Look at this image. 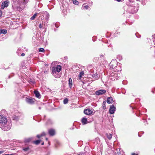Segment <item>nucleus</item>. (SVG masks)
<instances>
[{
    "label": "nucleus",
    "mask_w": 155,
    "mask_h": 155,
    "mask_svg": "<svg viewBox=\"0 0 155 155\" xmlns=\"http://www.w3.org/2000/svg\"><path fill=\"white\" fill-rule=\"evenodd\" d=\"M61 66L58 65L56 67H53L52 68V74L53 76L56 78H58L60 77V75L59 73L61 70Z\"/></svg>",
    "instance_id": "1"
},
{
    "label": "nucleus",
    "mask_w": 155,
    "mask_h": 155,
    "mask_svg": "<svg viewBox=\"0 0 155 155\" xmlns=\"http://www.w3.org/2000/svg\"><path fill=\"white\" fill-rule=\"evenodd\" d=\"M12 126V123L10 121H7V123H5L4 124L0 125V127L3 130L8 131L11 129Z\"/></svg>",
    "instance_id": "2"
},
{
    "label": "nucleus",
    "mask_w": 155,
    "mask_h": 155,
    "mask_svg": "<svg viewBox=\"0 0 155 155\" xmlns=\"http://www.w3.org/2000/svg\"><path fill=\"white\" fill-rule=\"evenodd\" d=\"M39 14L40 15V16L43 17V19H45L46 21H48L49 20V15L47 12L45 11H43L40 12Z\"/></svg>",
    "instance_id": "3"
},
{
    "label": "nucleus",
    "mask_w": 155,
    "mask_h": 155,
    "mask_svg": "<svg viewBox=\"0 0 155 155\" xmlns=\"http://www.w3.org/2000/svg\"><path fill=\"white\" fill-rule=\"evenodd\" d=\"M7 118L3 115H0V126L7 123Z\"/></svg>",
    "instance_id": "4"
},
{
    "label": "nucleus",
    "mask_w": 155,
    "mask_h": 155,
    "mask_svg": "<svg viewBox=\"0 0 155 155\" xmlns=\"http://www.w3.org/2000/svg\"><path fill=\"white\" fill-rule=\"evenodd\" d=\"M117 62L116 60H112L110 64V68L114 69L117 66Z\"/></svg>",
    "instance_id": "5"
},
{
    "label": "nucleus",
    "mask_w": 155,
    "mask_h": 155,
    "mask_svg": "<svg viewBox=\"0 0 155 155\" xmlns=\"http://www.w3.org/2000/svg\"><path fill=\"white\" fill-rule=\"evenodd\" d=\"M26 102L28 104H34L35 99L32 97L26 98L25 99Z\"/></svg>",
    "instance_id": "6"
},
{
    "label": "nucleus",
    "mask_w": 155,
    "mask_h": 155,
    "mask_svg": "<svg viewBox=\"0 0 155 155\" xmlns=\"http://www.w3.org/2000/svg\"><path fill=\"white\" fill-rule=\"evenodd\" d=\"M84 113L87 115H91L94 114L93 111L90 109H84Z\"/></svg>",
    "instance_id": "7"
},
{
    "label": "nucleus",
    "mask_w": 155,
    "mask_h": 155,
    "mask_svg": "<svg viewBox=\"0 0 155 155\" xmlns=\"http://www.w3.org/2000/svg\"><path fill=\"white\" fill-rule=\"evenodd\" d=\"M9 4V2L8 1H5L3 2L2 3L1 8L3 9L5 7H7Z\"/></svg>",
    "instance_id": "8"
},
{
    "label": "nucleus",
    "mask_w": 155,
    "mask_h": 155,
    "mask_svg": "<svg viewBox=\"0 0 155 155\" xmlns=\"http://www.w3.org/2000/svg\"><path fill=\"white\" fill-rule=\"evenodd\" d=\"M115 110L116 107L113 105L110 106L109 109V112L110 114H114Z\"/></svg>",
    "instance_id": "9"
},
{
    "label": "nucleus",
    "mask_w": 155,
    "mask_h": 155,
    "mask_svg": "<svg viewBox=\"0 0 155 155\" xmlns=\"http://www.w3.org/2000/svg\"><path fill=\"white\" fill-rule=\"evenodd\" d=\"M106 92V91L105 90H100L96 91L95 94L97 95H102L104 94Z\"/></svg>",
    "instance_id": "10"
},
{
    "label": "nucleus",
    "mask_w": 155,
    "mask_h": 155,
    "mask_svg": "<svg viewBox=\"0 0 155 155\" xmlns=\"http://www.w3.org/2000/svg\"><path fill=\"white\" fill-rule=\"evenodd\" d=\"M134 7L130 6L128 8V10L130 12L132 13H136L137 10H135Z\"/></svg>",
    "instance_id": "11"
},
{
    "label": "nucleus",
    "mask_w": 155,
    "mask_h": 155,
    "mask_svg": "<svg viewBox=\"0 0 155 155\" xmlns=\"http://www.w3.org/2000/svg\"><path fill=\"white\" fill-rule=\"evenodd\" d=\"M55 131L54 130L50 129L48 130L49 134L51 136H53L55 134Z\"/></svg>",
    "instance_id": "12"
},
{
    "label": "nucleus",
    "mask_w": 155,
    "mask_h": 155,
    "mask_svg": "<svg viewBox=\"0 0 155 155\" xmlns=\"http://www.w3.org/2000/svg\"><path fill=\"white\" fill-rule=\"evenodd\" d=\"M107 102L109 104H111L113 102V98L112 97H108L107 100Z\"/></svg>",
    "instance_id": "13"
},
{
    "label": "nucleus",
    "mask_w": 155,
    "mask_h": 155,
    "mask_svg": "<svg viewBox=\"0 0 155 155\" xmlns=\"http://www.w3.org/2000/svg\"><path fill=\"white\" fill-rule=\"evenodd\" d=\"M81 122L83 124H87L88 123L87 119L85 117H83L82 119Z\"/></svg>",
    "instance_id": "14"
},
{
    "label": "nucleus",
    "mask_w": 155,
    "mask_h": 155,
    "mask_svg": "<svg viewBox=\"0 0 155 155\" xmlns=\"http://www.w3.org/2000/svg\"><path fill=\"white\" fill-rule=\"evenodd\" d=\"M34 93L36 97L38 98H40V94L38 91H34Z\"/></svg>",
    "instance_id": "15"
},
{
    "label": "nucleus",
    "mask_w": 155,
    "mask_h": 155,
    "mask_svg": "<svg viewBox=\"0 0 155 155\" xmlns=\"http://www.w3.org/2000/svg\"><path fill=\"white\" fill-rule=\"evenodd\" d=\"M68 84L69 87L70 88H71L72 86V81L71 78H69L68 80Z\"/></svg>",
    "instance_id": "16"
},
{
    "label": "nucleus",
    "mask_w": 155,
    "mask_h": 155,
    "mask_svg": "<svg viewBox=\"0 0 155 155\" xmlns=\"http://www.w3.org/2000/svg\"><path fill=\"white\" fill-rule=\"evenodd\" d=\"M45 135V133L44 132H43L41 134H38L37 136V137L39 138L42 136H44Z\"/></svg>",
    "instance_id": "17"
},
{
    "label": "nucleus",
    "mask_w": 155,
    "mask_h": 155,
    "mask_svg": "<svg viewBox=\"0 0 155 155\" xmlns=\"http://www.w3.org/2000/svg\"><path fill=\"white\" fill-rule=\"evenodd\" d=\"M106 136L107 138L109 140H110L112 137V135L110 134H106Z\"/></svg>",
    "instance_id": "18"
},
{
    "label": "nucleus",
    "mask_w": 155,
    "mask_h": 155,
    "mask_svg": "<svg viewBox=\"0 0 155 155\" xmlns=\"http://www.w3.org/2000/svg\"><path fill=\"white\" fill-rule=\"evenodd\" d=\"M1 34H5L7 33V30L6 29H1Z\"/></svg>",
    "instance_id": "19"
},
{
    "label": "nucleus",
    "mask_w": 155,
    "mask_h": 155,
    "mask_svg": "<svg viewBox=\"0 0 155 155\" xmlns=\"http://www.w3.org/2000/svg\"><path fill=\"white\" fill-rule=\"evenodd\" d=\"M19 119V117L16 116H14L12 117V119L13 120H15V121H17Z\"/></svg>",
    "instance_id": "20"
},
{
    "label": "nucleus",
    "mask_w": 155,
    "mask_h": 155,
    "mask_svg": "<svg viewBox=\"0 0 155 155\" xmlns=\"http://www.w3.org/2000/svg\"><path fill=\"white\" fill-rule=\"evenodd\" d=\"M84 74V72L83 71H81L80 72V74L78 76L79 79H80L82 77L83 75Z\"/></svg>",
    "instance_id": "21"
},
{
    "label": "nucleus",
    "mask_w": 155,
    "mask_h": 155,
    "mask_svg": "<svg viewBox=\"0 0 155 155\" xmlns=\"http://www.w3.org/2000/svg\"><path fill=\"white\" fill-rule=\"evenodd\" d=\"M37 15V13H36L31 18V20H33L36 17V16Z\"/></svg>",
    "instance_id": "22"
},
{
    "label": "nucleus",
    "mask_w": 155,
    "mask_h": 155,
    "mask_svg": "<svg viewBox=\"0 0 155 155\" xmlns=\"http://www.w3.org/2000/svg\"><path fill=\"white\" fill-rule=\"evenodd\" d=\"M40 140H37L33 142L36 145L38 144L40 142Z\"/></svg>",
    "instance_id": "23"
},
{
    "label": "nucleus",
    "mask_w": 155,
    "mask_h": 155,
    "mask_svg": "<svg viewBox=\"0 0 155 155\" xmlns=\"http://www.w3.org/2000/svg\"><path fill=\"white\" fill-rule=\"evenodd\" d=\"M68 100L67 98L64 99L63 101V103L64 104H66L68 103Z\"/></svg>",
    "instance_id": "24"
},
{
    "label": "nucleus",
    "mask_w": 155,
    "mask_h": 155,
    "mask_svg": "<svg viewBox=\"0 0 155 155\" xmlns=\"http://www.w3.org/2000/svg\"><path fill=\"white\" fill-rule=\"evenodd\" d=\"M116 151H117V153H116L115 152L116 155H117H117H119L120 154V152L119 149H117Z\"/></svg>",
    "instance_id": "25"
},
{
    "label": "nucleus",
    "mask_w": 155,
    "mask_h": 155,
    "mask_svg": "<svg viewBox=\"0 0 155 155\" xmlns=\"http://www.w3.org/2000/svg\"><path fill=\"white\" fill-rule=\"evenodd\" d=\"M23 150L25 151H27L29 150V147H24L23 148Z\"/></svg>",
    "instance_id": "26"
},
{
    "label": "nucleus",
    "mask_w": 155,
    "mask_h": 155,
    "mask_svg": "<svg viewBox=\"0 0 155 155\" xmlns=\"http://www.w3.org/2000/svg\"><path fill=\"white\" fill-rule=\"evenodd\" d=\"M73 4L75 5H78L79 3L76 0H74L73 1Z\"/></svg>",
    "instance_id": "27"
},
{
    "label": "nucleus",
    "mask_w": 155,
    "mask_h": 155,
    "mask_svg": "<svg viewBox=\"0 0 155 155\" xmlns=\"http://www.w3.org/2000/svg\"><path fill=\"white\" fill-rule=\"evenodd\" d=\"M39 51L44 52L45 51V50L43 48H40L39 49Z\"/></svg>",
    "instance_id": "28"
},
{
    "label": "nucleus",
    "mask_w": 155,
    "mask_h": 155,
    "mask_svg": "<svg viewBox=\"0 0 155 155\" xmlns=\"http://www.w3.org/2000/svg\"><path fill=\"white\" fill-rule=\"evenodd\" d=\"M31 140V139L30 138H29L27 139H25V142L26 143L28 142H30Z\"/></svg>",
    "instance_id": "29"
},
{
    "label": "nucleus",
    "mask_w": 155,
    "mask_h": 155,
    "mask_svg": "<svg viewBox=\"0 0 155 155\" xmlns=\"http://www.w3.org/2000/svg\"><path fill=\"white\" fill-rule=\"evenodd\" d=\"M88 7H89V6L88 5H86L84 6L83 7L84 9H87Z\"/></svg>",
    "instance_id": "30"
},
{
    "label": "nucleus",
    "mask_w": 155,
    "mask_h": 155,
    "mask_svg": "<svg viewBox=\"0 0 155 155\" xmlns=\"http://www.w3.org/2000/svg\"><path fill=\"white\" fill-rule=\"evenodd\" d=\"M105 101H104L103 102V103H104V105L103 106V108L104 109H105L106 108V106L105 105V104H104V103H105Z\"/></svg>",
    "instance_id": "31"
},
{
    "label": "nucleus",
    "mask_w": 155,
    "mask_h": 155,
    "mask_svg": "<svg viewBox=\"0 0 155 155\" xmlns=\"http://www.w3.org/2000/svg\"><path fill=\"white\" fill-rule=\"evenodd\" d=\"M117 58H118L119 59V60L120 61V60H121L122 59V57L120 56H118L117 57Z\"/></svg>",
    "instance_id": "32"
},
{
    "label": "nucleus",
    "mask_w": 155,
    "mask_h": 155,
    "mask_svg": "<svg viewBox=\"0 0 155 155\" xmlns=\"http://www.w3.org/2000/svg\"><path fill=\"white\" fill-rule=\"evenodd\" d=\"M42 26L41 25V24H40L39 25V28H42Z\"/></svg>",
    "instance_id": "33"
},
{
    "label": "nucleus",
    "mask_w": 155,
    "mask_h": 155,
    "mask_svg": "<svg viewBox=\"0 0 155 155\" xmlns=\"http://www.w3.org/2000/svg\"><path fill=\"white\" fill-rule=\"evenodd\" d=\"M137 35H138V34H137V33H136V34H135L136 35V36H137V38H140V36H137Z\"/></svg>",
    "instance_id": "34"
},
{
    "label": "nucleus",
    "mask_w": 155,
    "mask_h": 155,
    "mask_svg": "<svg viewBox=\"0 0 155 155\" xmlns=\"http://www.w3.org/2000/svg\"><path fill=\"white\" fill-rule=\"evenodd\" d=\"M131 155H138L137 154H135V153H132Z\"/></svg>",
    "instance_id": "35"
},
{
    "label": "nucleus",
    "mask_w": 155,
    "mask_h": 155,
    "mask_svg": "<svg viewBox=\"0 0 155 155\" xmlns=\"http://www.w3.org/2000/svg\"><path fill=\"white\" fill-rule=\"evenodd\" d=\"M92 3H93L92 2H90L89 4H90V6H91L92 5Z\"/></svg>",
    "instance_id": "36"
},
{
    "label": "nucleus",
    "mask_w": 155,
    "mask_h": 155,
    "mask_svg": "<svg viewBox=\"0 0 155 155\" xmlns=\"http://www.w3.org/2000/svg\"><path fill=\"white\" fill-rule=\"evenodd\" d=\"M25 55V54H24V53H22L21 54V56H24Z\"/></svg>",
    "instance_id": "37"
},
{
    "label": "nucleus",
    "mask_w": 155,
    "mask_h": 155,
    "mask_svg": "<svg viewBox=\"0 0 155 155\" xmlns=\"http://www.w3.org/2000/svg\"><path fill=\"white\" fill-rule=\"evenodd\" d=\"M153 41L154 42H155V37H154L153 38Z\"/></svg>",
    "instance_id": "38"
},
{
    "label": "nucleus",
    "mask_w": 155,
    "mask_h": 155,
    "mask_svg": "<svg viewBox=\"0 0 155 155\" xmlns=\"http://www.w3.org/2000/svg\"><path fill=\"white\" fill-rule=\"evenodd\" d=\"M2 15V11L1 10H0V17Z\"/></svg>",
    "instance_id": "39"
},
{
    "label": "nucleus",
    "mask_w": 155,
    "mask_h": 155,
    "mask_svg": "<svg viewBox=\"0 0 155 155\" xmlns=\"http://www.w3.org/2000/svg\"><path fill=\"white\" fill-rule=\"evenodd\" d=\"M5 155H14V154H5Z\"/></svg>",
    "instance_id": "40"
},
{
    "label": "nucleus",
    "mask_w": 155,
    "mask_h": 155,
    "mask_svg": "<svg viewBox=\"0 0 155 155\" xmlns=\"http://www.w3.org/2000/svg\"><path fill=\"white\" fill-rule=\"evenodd\" d=\"M3 152L2 151H0V154L2 153Z\"/></svg>",
    "instance_id": "41"
},
{
    "label": "nucleus",
    "mask_w": 155,
    "mask_h": 155,
    "mask_svg": "<svg viewBox=\"0 0 155 155\" xmlns=\"http://www.w3.org/2000/svg\"><path fill=\"white\" fill-rule=\"evenodd\" d=\"M118 2H120L121 1V0H116Z\"/></svg>",
    "instance_id": "42"
},
{
    "label": "nucleus",
    "mask_w": 155,
    "mask_h": 155,
    "mask_svg": "<svg viewBox=\"0 0 155 155\" xmlns=\"http://www.w3.org/2000/svg\"><path fill=\"white\" fill-rule=\"evenodd\" d=\"M45 66H48V64H45Z\"/></svg>",
    "instance_id": "43"
},
{
    "label": "nucleus",
    "mask_w": 155,
    "mask_h": 155,
    "mask_svg": "<svg viewBox=\"0 0 155 155\" xmlns=\"http://www.w3.org/2000/svg\"><path fill=\"white\" fill-rule=\"evenodd\" d=\"M44 142H43L41 143V145H43L44 144Z\"/></svg>",
    "instance_id": "44"
},
{
    "label": "nucleus",
    "mask_w": 155,
    "mask_h": 155,
    "mask_svg": "<svg viewBox=\"0 0 155 155\" xmlns=\"http://www.w3.org/2000/svg\"><path fill=\"white\" fill-rule=\"evenodd\" d=\"M100 56H101L102 57H103L104 56V55H100Z\"/></svg>",
    "instance_id": "45"
},
{
    "label": "nucleus",
    "mask_w": 155,
    "mask_h": 155,
    "mask_svg": "<svg viewBox=\"0 0 155 155\" xmlns=\"http://www.w3.org/2000/svg\"><path fill=\"white\" fill-rule=\"evenodd\" d=\"M46 140H48V138H46Z\"/></svg>",
    "instance_id": "46"
},
{
    "label": "nucleus",
    "mask_w": 155,
    "mask_h": 155,
    "mask_svg": "<svg viewBox=\"0 0 155 155\" xmlns=\"http://www.w3.org/2000/svg\"><path fill=\"white\" fill-rule=\"evenodd\" d=\"M154 36H155V35H153V36H152L154 37Z\"/></svg>",
    "instance_id": "47"
},
{
    "label": "nucleus",
    "mask_w": 155,
    "mask_h": 155,
    "mask_svg": "<svg viewBox=\"0 0 155 155\" xmlns=\"http://www.w3.org/2000/svg\"><path fill=\"white\" fill-rule=\"evenodd\" d=\"M96 76H97V77H98V74H97V75H96Z\"/></svg>",
    "instance_id": "48"
},
{
    "label": "nucleus",
    "mask_w": 155,
    "mask_h": 155,
    "mask_svg": "<svg viewBox=\"0 0 155 155\" xmlns=\"http://www.w3.org/2000/svg\"><path fill=\"white\" fill-rule=\"evenodd\" d=\"M0 34H1V30H0Z\"/></svg>",
    "instance_id": "49"
},
{
    "label": "nucleus",
    "mask_w": 155,
    "mask_h": 155,
    "mask_svg": "<svg viewBox=\"0 0 155 155\" xmlns=\"http://www.w3.org/2000/svg\"><path fill=\"white\" fill-rule=\"evenodd\" d=\"M143 5H144L145 4H144L143 3Z\"/></svg>",
    "instance_id": "50"
},
{
    "label": "nucleus",
    "mask_w": 155,
    "mask_h": 155,
    "mask_svg": "<svg viewBox=\"0 0 155 155\" xmlns=\"http://www.w3.org/2000/svg\"><path fill=\"white\" fill-rule=\"evenodd\" d=\"M39 109H41V107H39Z\"/></svg>",
    "instance_id": "51"
},
{
    "label": "nucleus",
    "mask_w": 155,
    "mask_h": 155,
    "mask_svg": "<svg viewBox=\"0 0 155 155\" xmlns=\"http://www.w3.org/2000/svg\"><path fill=\"white\" fill-rule=\"evenodd\" d=\"M32 83H34V82L33 81V82H32Z\"/></svg>",
    "instance_id": "52"
}]
</instances>
